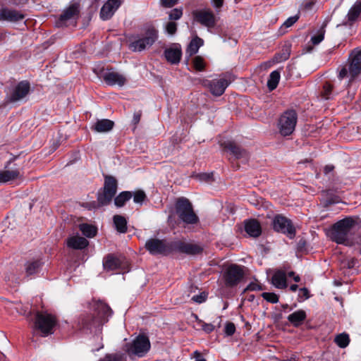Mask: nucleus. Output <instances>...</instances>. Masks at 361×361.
Segmentation results:
<instances>
[{
  "label": "nucleus",
  "mask_w": 361,
  "mask_h": 361,
  "mask_svg": "<svg viewBox=\"0 0 361 361\" xmlns=\"http://www.w3.org/2000/svg\"><path fill=\"white\" fill-rule=\"evenodd\" d=\"M355 221L350 217L336 222L331 228L330 236L338 244L353 245L357 241L355 238Z\"/></svg>",
  "instance_id": "obj_1"
},
{
  "label": "nucleus",
  "mask_w": 361,
  "mask_h": 361,
  "mask_svg": "<svg viewBox=\"0 0 361 361\" xmlns=\"http://www.w3.org/2000/svg\"><path fill=\"white\" fill-rule=\"evenodd\" d=\"M93 313L83 318V326L95 333L100 331L102 326L108 322L112 311L111 308L102 301H93L92 304Z\"/></svg>",
  "instance_id": "obj_2"
},
{
  "label": "nucleus",
  "mask_w": 361,
  "mask_h": 361,
  "mask_svg": "<svg viewBox=\"0 0 361 361\" xmlns=\"http://www.w3.org/2000/svg\"><path fill=\"white\" fill-rule=\"evenodd\" d=\"M361 73V50H353L348 58V63L343 66L338 73L340 80L349 78L350 85Z\"/></svg>",
  "instance_id": "obj_3"
},
{
  "label": "nucleus",
  "mask_w": 361,
  "mask_h": 361,
  "mask_svg": "<svg viewBox=\"0 0 361 361\" xmlns=\"http://www.w3.org/2000/svg\"><path fill=\"white\" fill-rule=\"evenodd\" d=\"M56 324L57 319L55 315L47 311L36 312L34 329L39 331L42 336L46 337L53 334Z\"/></svg>",
  "instance_id": "obj_4"
},
{
  "label": "nucleus",
  "mask_w": 361,
  "mask_h": 361,
  "mask_svg": "<svg viewBox=\"0 0 361 361\" xmlns=\"http://www.w3.org/2000/svg\"><path fill=\"white\" fill-rule=\"evenodd\" d=\"M158 38V31L152 25H147L140 37L135 39L129 45L133 51H142L150 47Z\"/></svg>",
  "instance_id": "obj_5"
},
{
  "label": "nucleus",
  "mask_w": 361,
  "mask_h": 361,
  "mask_svg": "<svg viewBox=\"0 0 361 361\" xmlns=\"http://www.w3.org/2000/svg\"><path fill=\"white\" fill-rule=\"evenodd\" d=\"M176 213L184 223L194 224L198 221V217L195 214L192 206L186 198H179L176 204Z\"/></svg>",
  "instance_id": "obj_6"
},
{
  "label": "nucleus",
  "mask_w": 361,
  "mask_h": 361,
  "mask_svg": "<svg viewBox=\"0 0 361 361\" xmlns=\"http://www.w3.org/2000/svg\"><path fill=\"white\" fill-rule=\"evenodd\" d=\"M298 121V116L294 110L285 111L279 121V128L280 133L283 135H289L295 130Z\"/></svg>",
  "instance_id": "obj_7"
},
{
  "label": "nucleus",
  "mask_w": 361,
  "mask_h": 361,
  "mask_svg": "<svg viewBox=\"0 0 361 361\" xmlns=\"http://www.w3.org/2000/svg\"><path fill=\"white\" fill-rule=\"evenodd\" d=\"M117 190V180L111 176H106L104 179V190L98 195L97 200L100 205L109 204L115 196Z\"/></svg>",
  "instance_id": "obj_8"
},
{
  "label": "nucleus",
  "mask_w": 361,
  "mask_h": 361,
  "mask_svg": "<svg viewBox=\"0 0 361 361\" xmlns=\"http://www.w3.org/2000/svg\"><path fill=\"white\" fill-rule=\"evenodd\" d=\"M243 276V269L236 264L229 265L225 269L223 274V279L227 287H234L237 286L242 281Z\"/></svg>",
  "instance_id": "obj_9"
},
{
  "label": "nucleus",
  "mask_w": 361,
  "mask_h": 361,
  "mask_svg": "<svg viewBox=\"0 0 361 361\" xmlns=\"http://www.w3.org/2000/svg\"><path fill=\"white\" fill-rule=\"evenodd\" d=\"M192 15L194 21L208 28L214 27L217 22L216 16L210 8L195 10Z\"/></svg>",
  "instance_id": "obj_10"
},
{
  "label": "nucleus",
  "mask_w": 361,
  "mask_h": 361,
  "mask_svg": "<svg viewBox=\"0 0 361 361\" xmlns=\"http://www.w3.org/2000/svg\"><path fill=\"white\" fill-rule=\"evenodd\" d=\"M273 228L277 232L286 234L290 238H293L295 235V229L292 225L291 221L281 215L276 216L273 219Z\"/></svg>",
  "instance_id": "obj_11"
},
{
  "label": "nucleus",
  "mask_w": 361,
  "mask_h": 361,
  "mask_svg": "<svg viewBox=\"0 0 361 361\" xmlns=\"http://www.w3.org/2000/svg\"><path fill=\"white\" fill-rule=\"evenodd\" d=\"M150 348L149 338L143 335L138 336L128 348L129 355L134 354L139 357L143 356Z\"/></svg>",
  "instance_id": "obj_12"
},
{
  "label": "nucleus",
  "mask_w": 361,
  "mask_h": 361,
  "mask_svg": "<svg viewBox=\"0 0 361 361\" xmlns=\"http://www.w3.org/2000/svg\"><path fill=\"white\" fill-rule=\"evenodd\" d=\"M228 81L224 78H215L213 80H204L202 85L207 88L214 96H221L228 86Z\"/></svg>",
  "instance_id": "obj_13"
},
{
  "label": "nucleus",
  "mask_w": 361,
  "mask_h": 361,
  "mask_svg": "<svg viewBox=\"0 0 361 361\" xmlns=\"http://www.w3.org/2000/svg\"><path fill=\"white\" fill-rule=\"evenodd\" d=\"M146 249L152 255H166L170 251V247L166 241L151 238L145 243Z\"/></svg>",
  "instance_id": "obj_14"
},
{
  "label": "nucleus",
  "mask_w": 361,
  "mask_h": 361,
  "mask_svg": "<svg viewBox=\"0 0 361 361\" xmlns=\"http://www.w3.org/2000/svg\"><path fill=\"white\" fill-rule=\"evenodd\" d=\"M30 84L27 81H21L16 85L13 89L10 97L9 101L16 102L24 99L30 92Z\"/></svg>",
  "instance_id": "obj_15"
},
{
  "label": "nucleus",
  "mask_w": 361,
  "mask_h": 361,
  "mask_svg": "<svg viewBox=\"0 0 361 361\" xmlns=\"http://www.w3.org/2000/svg\"><path fill=\"white\" fill-rule=\"evenodd\" d=\"M174 248L178 251L187 255H197L202 252L203 248L201 245L192 243L185 241H178L174 243Z\"/></svg>",
  "instance_id": "obj_16"
},
{
  "label": "nucleus",
  "mask_w": 361,
  "mask_h": 361,
  "mask_svg": "<svg viewBox=\"0 0 361 361\" xmlns=\"http://www.w3.org/2000/svg\"><path fill=\"white\" fill-rule=\"evenodd\" d=\"M123 1V0H108L101 8V18L104 20L110 19Z\"/></svg>",
  "instance_id": "obj_17"
},
{
  "label": "nucleus",
  "mask_w": 361,
  "mask_h": 361,
  "mask_svg": "<svg viewBox=\"0 0 361 361\" xmlns=\"http://www.w3.org/2000/svg\"><path fill=\"white\" fill-rule=\"evenodd\" d=\"M24 18V14L18 11L7 8H2L0 9V20L17 22L23 20Z\"/></svg>",
  "instance_id": "obj_18"
},
{
  "label": "nucleus",
  "mask_w": 361,
  "mask_h": 361,
  "mask_svg": "<svg viewBox=\"0 0 361 361\" xmlns=\"http://www.w3.org/2000/svg\"><path fill=\"white\" fill-rule=\"evenodd\" d=\"M104 80L110 85L123 86L126 82V78L118 72L109 71L104 75Z\"/></svg>",
  "instance_id": "obj_19"
},
{
  "label": "nucleus",
  "mask_w": 361,
  "mask_h": 361,
  "mask_svg": "<svg viewBox=\"0 0 361 361\" xmlns=\"http://www.w3.org/2000/svg\"><path fill=\"white\" fill-rule=\"evenodd\" d=\"M66 243L68 247L75 250H82L89 244L87 239L78 235L69 237Z\"/></svg>",
  "instance_id": "obj_20"
},
{
  "label": "nucleus",
  "mask_w": 361,
  "mask_h": 361,
  "mask_svg": "<svg viewBox=\"0 0 361 361\" xmlns=\"http://www.w3.org/2000/svg\"><path fill=\"white\" fill-rule=\"evenodd\" d=\"M245 230L250 237L253 238L259 236L262 233L260 224L255 219L245 221Z\"/></svg>",
  "instance_id": "obj_21"
},
{
  "label": "nucleus",
  "mask_w": 361,
  "mask_h": 361,
  "mask_svg": "<svg viewBox=\"0 0 361 361\" xmlns=\"http://www.w3.org/2000/svg\"><path fill=\"white\" fill-rule=\"evenodd\" d=\"M272 284L277 288L283 289L288 286L286 281V274L281 270H277L271 278Z\"/></svg>",
  "instance_id": "obj_22"
},
{
  "label": "nucleus",
  "mask_w": 361,
  "mask_h": 361,
  "mask_svg": "<svg viewBox=\"0 0 361 361\" xmlns=\"http://www.w3.org/2000/svg\"><path fill=\"white\" fill-rule=\"evenodd\" d=\"M164 55L169 62L176 64L180 60L181 49L177 47L169 48L165 50Z\"/></svg>",
  "instance_id": "obj_23"
},
{
  "label": "nucleus",
  "mask_w": 361,
  "mask_h": 361,
  "mask_svg": "<svg viewBox=\"0 0 361 361\" xmlns=\"http://www.w3.org/2000/svg\"><path fill=\"white\" fill-rule=\"evenodd\" d=\"M114 126V123L109 119L98 120L92 127V129L98 133H106L110 131Z\"/></svg>",
  "instance_id": "obj_24"
},
{
  "label": "nucleus",
  "mask_w": 361,
  "mask_h": 361,
  "mask_svg": "<svg viewBox=\"0 0 361 361\" xmlns=\"http://www.w3.org/2000/svg\"><path fill=\"white\" fill-rule=\"evenodd\" d=\"M20 176L21 173L18 169L0 171V183H7Z\"/></svg>",
  "instance_id": "obj_25"
},
{
  "label": "nucleus",
  "mask_w": 361,
  "mask_h": 361,
  "mask_svg": "<svg viewBox=\"0 0 361 361\" xmlns=\"http://www.w3.org/2000/svg\"><path fill=\"white\" fill-rule=\"evenodd\" d=\"M225 148L228 149L237 159L247 158V152L241 149L233 142H228L225 145Z\"/></svg>",
  "instance_id": "obj_26"
},
{
  "label": "nucleus",
  "mask_w": 361,
  "mask_h": 361,
  "mask_svg": "<svg viewBox=\"0 0 361 361\" xmlns=\"http://www.w3.org/2000/svg\"><path fill=\"white\" fill-rule=\"evenodd\" d=\"M306 313L304 310H300L293 312L288 316V320L294 326H298L305 320Z\"/></svg>",
  "instance_id": "obj_27"
},
{
  "label": "nucleus",
  "mask_w": 361,
  "mask_h": 361,
  "mask_svg": "<svg viewBox=\"0 0 361 361\" xmlns=\"http://www.w3.org/2000/svg\"><path fill=\"white\" fill-rule=\"evenodd\" d=\"M103 266L106 270L114 271L120 267L121 261L113 255H108L103 262Z\"/></svg>",
  "instance_id": "obj_28"
},
{
  "label": "nucleus",
  "mask_w": 361,
  "mask_h": 361,
  "mask_svg": "<svg viewBox=\"0 0 361 361\" xmlns=\"http://www.w3.org/2000/svg\"><path fill=\"white\" fill-rule=\"evenodd\" d=\"M361 13V2H355L350 8L347 14V20L349 24H351L357 20Z\"/></svg>",
  "instance_id": "obj_29"
},
{
  "label": "nucleus",
  "mask_w": 361,
  "mask_h": 361,
  "mask_svg": "<svg viewBox=\"0 0 361 361\" xmlns=\"http://www.w3.org/2000/svg\"><path fill=\"white\" fill-rule=\"evenodd\" d=\"M41 267V262L39 260H32L27 262L25 264V271L27 276H32L37 274Z\"/></svg>",
  "instance_id": "obj_30"
},
{
  "label": "nucleus",
  "mask_w": 361,
  "mask_h": 361,
  "mask_svg": "<svg viewBox=\"0 0 361 361\" xmlns=\"http://www.w3.org/2000/svg\"><path fill=\"white\" fill-rule=\"evenodd\" d=\"M203 43L204 42L201 38L198 37H195L188 45L186 52L190 56L195 54L198 51L200 47L203 45Z\"/></svg>",
  "instance_id": "obj_31"
},
{
  "label": "nucleus",
  "mask_w": 361,
  "mask_h": 361,
  "mask_svg": "<svg viewBox=\"0 0 361 361\" xmlns=\"http://www.w3.org/2000/svg\"><path fill=\"white\" fill-rule=\"evenodd\" d=\"M114 224L119 233H124L127 231V221L125 217L121 215L114 216Z\"/></svg>",
  "instance_id": "obj_32"
},
{
  "label": "nucleus",
  "mask_w": 361,
  "mask_h": 361,
  "mask_svg": "<svg viewBox=\"0 0 361 361\" xmlns=\"http://www.w3.org/2000/svg\"><path fill=\"white\" fill-rule=\"evenodd\" d=\"M281 78L280 71L276 70L272 71L267 81V87L269 90H274L276 88Z\"/></svg>",
  "instance_id": "obj_33"
},
{
  "label": "nucleus",
  "mask_w": 361,
  "mask_h": 361,
  "mask_svg": "<svg viewBox=\"0 0 361 361\" xmlns=\"http://www.w3.org/2000/svg\"><path fill=\"white\" fill-rule=\"evenodd\" d=\"M133 193L129 191H124L121 192L114 199V204L117 207H123L125 203L131 199Z\"/></svg>",
  "instance_id": "obj_34"
},
{
  "label": "nucleus",
  "mask_w": 361,
  "mask_h": 361,
  "mask_svg": "<svg viewBox=\"0 0 361 361\" xmlns=\"http://www.w3.org/2000/svg\"><path fill=\"white\" fill-rule=\"evenodd\" d=\"M78 13V6L77 4H73L69 6L64 12L61 14L60 19L61 20H67Z\"/></svg>",
  "instance_id": "obj_35"
},
{
  "label": "nucleus",
  "mask_w": 361,
  "mask_h": 361,
  "mask_svg": "<svg viewBox=\"0 0 361 361\" xmlns=\"http://www.w3.org/2000/svg\"><path fill=\"white\" fill-rule=\"evenodd\" d=\"M350 341L349 335L346 333L339 334L334 338V342L341 348H346L349 345Z\"/></svg>",
  "instance_id": "obj_36"
},
{
  "label": "nucleus",
  "mask_w": 361,
  "mask_h": 361,
  "mask_svg": "<svg viewBox=\"0 0 361 361\" xmlns=\"http://www.w3.org/2000/svg\"><path fill=\"white\" fill-rule=\"evenodd\" d=\"M79 227L82 233L87 238H92L97 233L96 228L92 225L87 224H82Z\"/></svg>",
  "instance_id": "obj_37"
},
{
  "label": "nucleus",
  "mask_w": 361,
  "mask_h": 361,
  "mask_svg": "<svg viewBox=\"0 0 361 361\" xmlns=\"http://www.w3.org/2000/svg\"><path fill=\"white\" fill-rule=\"evenodd\" d=\"M290 46L289 45L285 46L281 53H279L275 55L274 61L276 63H279V62H282V61L287 60L290 56Z\"/></svg>",
  "instance_id": "obj_38"
},
{
  "label": "nucleus",
  "mask_w": 361,
  "mask_h": 361,
  "mask_svg": "<svg viewBox=\"0 0 361 361\" xmlns=\"http://www.w3.org/2000/svg\"><path fill=\"white\" fill-rule=\"evenodd\" d=\"M123 355L119 353L106 354L98 361H123Z\"/></svg>",
  "instance_id": "obj_39"
},
{
  "label": "nucleus",
  "mask_w": 361,
  "mask_h": 361,
  "mask_svg": "<svg viewBox=\"0 0 361 361\" xmlns=\"http://www.w3.org/2000/svg\"><path fill=\"white\" fill-rule=\"evenodd\" d=\"M332 90H333L332 85L330 83H329V82H326L324 85V87H323V91H322V97L324 99H331V95H332Z\"/></svg>",
  "instance_id": "obj_40"
},
{
  "label": "nucleus",
  "mask_w": 361,
  "mask_h": 361,
  "mask_svg": "<svg viewBox=\"0 0 361 361\" xmlns=\"http://www.w3.org/2000/svg\"><path fill=\"white\" fill-rule=\"evenodd\" d=\"M192 63H193V67L197 71H202L204 68V59L200 56H197L193 59Z\"/></svg>",
  "instance_id": "obj_41"
},
{
  "label": "nucleus",
  "mask_w": 361,
  "mask_h": 361,
  "mask_svg": "<svg viewBox=\"0 0 361 361\" xmlns=\"http://www.w3.org/2000/svg\"><path fill=\"white\" fill-rule=\"evenodd\" d=\"M133 201L135 203L142 204L146 199V195L142 190H137L133 194Z\"/></svg>",
  "instance_id": "obj_42"
},
{
  "label": "nucleus",
  "mask_w": 361,
  "mask_h": 361,
  "mask_svg": "<svg viewBox=\"0 0 361 361\" xmlns=\"http://www.w3.org/2000/svg\"><path fill=\"white\" fill-rule=\"evenodd\" d=\"M325 30L322 28L319 30L318 33L311 38V42L314 45L319 44L324 37Z\"/></svg>",
  "instance_id": "obj_43"
},
{
  "label": "nucleus",
  "mask_w": 361,
  "mask_h": 361,
  "mask_svg": "<svg viewBox=\"0 0 361 361\" xmlns=\"http://www.w3.org/2000/svg\"><path fill=\"white\" fill-rule=\"evenodd\" d=\"M262 298L271 303H276L279 301V296L274 293H263Z\"/></svg>",
  "instance_id": "obj_44"
},
{
  "label": "nucleus",
  "mask_w": 361,
  "mask_h": 361,
  "mask_svg": "<svg viewBox=\"0 0 361 361\" xmlns=\"http://www.w3.org/2000/svg\"><path fill=\"white\" fill-rule=\"evenodd\" d=\"M183 16V10L181 8H174L169 13V19L171 20H177Z\"/></svg>",
  "instance_id": "obj_45"
},
{
  "label": "nucleus",
  "mask_w": 361,
  "mask_h": 361,
  "mask_svg": "<svg viewBox=\"0 0 361 361\" xmlns=\"http://www.w3.org/2000/svg\"><path fill=\"white\" fill-rule=\"evenodd\" d=\"M165 29L169 35H174L177 30V24L175 22H169L166 25Z\"/></svg>",
  "instance_id": "obj_46"
},
{
  "label": "nucleus",
  "mask_w": 361,
  "mask_h": 361,
  "mask_svg": "<svg viewBox=\"0 0 361 361\" xmlns=\"http://www.w3.org/2000/svg\"><path fill=\"white\" fill-rule=\"evenodd\" d=\"M235 331V326L232 322H228L226 324L224 328V332L227 336H232Z\"/></svg>",
  "instance_id": "obj_47"
},
{
  "label": "nucleus",
  "mask_w": 361,
  "mask_h": 361,
  "mask_svg": "<svg viewBox=\"0 0 361 361\" xmlns=\"http://www.w3.org/2000/svg\"><path fill=\"white\" fill-rule=\"evenodd\" d=\"M299 16L298 15L288 18L283 24V27L286 28L291 27L298 20Z\"/></svg>",
  "instance_id": "obj_48"
},
{
  "label": "nucleus",
  "mask_w": 361,
  "mask_h": 361,
  "mask_svg": "<svg viewBox=\"0 0 361 361\" xmlns=\"http://www.w3.org/2000/svg\"><path fill=\"white\" fill-rule=\"evenodd\" d=\"M207 298V295L204 293H201L199 295H195L192 297V300L197 302V303H202L205 301Z\"/></svg>",
  "instance_id": "obj_49"
},
{
  "label": "nucleus",
  "mask_w": 361,
  "mask_h": 361,
  "mask_svg": "<svg viewBox=\"0 0 361 361\" xmlns=\"http://www.w3.org/2000/svg\"><path fill=\"white\" fill-rule=\"evenodd\" d=\"M315 4V1H309L302 5V9L305 11H310L314 8Z\"/></svg>",
  "instance_id": "obj_50"
},
{
  "label": "nucleus",
  "mask_w": 361,
  "mask_h": 361,
  "mask_svg": "<svg viewBox=\"0 0 361 361\" xmlns=\"http://www.w3.org/2000/svg\"><path fill=\"white\" fill-rule=\"evenodd\" d=\"M178 0H161V4L164 7L171 8L177 4Z\"/></svg>",
  "instance_id": "obj_51"
},
{
  "label": "nucleus",
  "mask_w": 361,
  "mask_h": 361,
  "mask_svg": "<svg viewBox=\"0 0 361 361\" xmlns=\"http://www.w3.org/2000/svg\"><path fill=\"white\" fill-rule=\"evenodd\" d=\"M246 290H262V286L259 284H258L257 283H251L247 286Z\"/></svg>",
  "instance_id": "obj_52"
},
{
  "label": "nucleus",
  "mask_w": 361,
  "mask_h": 361,
  "mask_svg": "<svg viewBox=\"0 0 361 361\" xmlns=\"http://www.w3.org/2000/svg\"><path fill=\"white\" fill-rule=\"evenodd\" d=\"M202 328L206 333H210L214 331V326L212 324L204 323L202 325Z\"/></svg>",
  "instance_id": "obj_53"
},
{
  "label": "nucleus",
  "mask_w": 361,
  "mask_h": 361,
  "mask_svg": "<svg viewBox=\"0 0 361 361\" xmlns=\"http://www.w3.org/2000/svg\"><path fill=\"white\" fill-rule=\"evenodd\" d=\"M300 293L306 298H309V290L306 288H302L300 289Z\"/></svg>",
  "instance_id": "obj_54"
},
{
  "label": "nucleus",
  "mask_w": 361,
  "mask_h": 361,
  "mask_svg": "<svg viewBox=\"0 0 361 361\" xmlns=\"http://www.w3.org/2000/svg\"><path fill=\"white\" fill-rule=\"evenodd\" d=\"M212 3L216 8H219L223 6L224 0H212Z\"/></svg>",
  "instance_id": "obj_55"
},
{
  "label": "nucleus",
  "mask_w": 361,
  "mask_h": 361,
  "mask_svg": "<svg viewBox=\"0 0 361 361\" xmlns=\"http://www.w3.org/2000/svg\"><path fill=\"white\" fill-rule=\"evenodd\" d=\"M298 285L296 284H293L290 286V290L292 291V292H295L298 289Z\"/></svg>",
  "instance_id": "obj_56"
},
{
  "label": "nucleus",
  "mask_w": 361,
  "mask_h": 361,
  "mask_svg": "<svg viewBox=\"0 0 361 361\" xmlns=\"http://www.w3.org/2000/svg\"><path fill=\"white\" fill-rule=\"evenodd\" d=\"M334 169V166H326L325 168H324V171H325V173H329L330 171H331Z\"/></svg>",
  "instance_id": "obj_57"
},
{
  "label": "nucleus",
  "mask_w": 361,
  "mask_h": 361,
  "mask_svg": "<svg viewBox=\"0 0 361 361\" xmlns=\"http://www.w3.org/2000/svg\"><path fill=\"white\" fill-rule=\"evenodd\" d=\"M293 280L295 281V282H299L300 281V278L299 276H294L293 277Z\"/></svg>",
  "instance_id": "obj_58"
},
{
  "label": "nucleus",
  "mask_w": 361,
  "mask_h": 361,
  "mask_svg": "<svg viewBox=\"0 0 361 361\" xmlns=\"http://www.w3.org/2000/svg\"><path fill=\"white\" fill-rule=\"evenodd\" d=\"M134 121L137 123L140 121V115H135L134 116Z\"/></svg>",
  "instance_id": "obj_59"
},
{
  "label": "nucleus",
  "mask_w": 361,
  "mask_h": 361,
  "mask_svg": "<svg viewBox=\"0 0 361 361\" xmlns=\"http://www.w3.org/2000/svg\"><path fill=\"white\" fill-rule=\"evenodd\" d=\"M194 355H195V357L197 359V358H201L200 357V354L198 351H195L194 352Z\"/></svg>",
  "instance_id": "obj_60"
},
{
  "label": "nucleus",
  "mask_w": 361,
  "mask_h": 361,
  "mask_svg": "<svg viewBox=\"0 0 361 361\" xmlns=\"http://www.w3.org/2000/svg\"><path fill=\"white\" fill-rule=\"evenodd\" d=\"M202 176L204 178V179H209L210 178V175L209 174H202Z\"/></svg>",
  "instance_id": "obj_61"
},
{
  "label": "nucleus",
  "mask_w": 361,
  "mask_h": 361,
  "mask_svg": "<svg viewBox=\"0 0 361 361\" xmlns=\"http://www.w3.org/2000/svg\"><path fill=\"white\" fill-rule=\"evenodd\" d=\"M4 360H5L4 355L0 353V361H4Z\"/></svg>",
  "instance_id": "obj_62"
},
{
  "label": "nucleus",
  "mask_w": 361,
  "mask_h": 361,
  "mask_svg": "<svg viewBox=\"0 0 361 361\" xmlns=\"http://www.w3.org/2000/svg\"><path fill=\"white\" fill-rule=\"evenodd\" d=\"M288 276H293V277H294V276H295V273H294L293 271H290V272H289V273H288Z\"/></svg>",
  "instance_id": "obj_63"
},
{
  "label": "nucleus",
  "mask_w": 361,
  "mask_h": 361,
  "mask_svg": "<svg viewBox=\"0 0 361 361\" xmlns=\"http://www.w3.org/2000/svg\"><path fill=\"white\" fill-rule=\"evenodd\" d=\"M195 361H207V360L204 358H197V359H196Z\"/></svg>",
  "instance_id": "obj_64"
}]
</instances>
